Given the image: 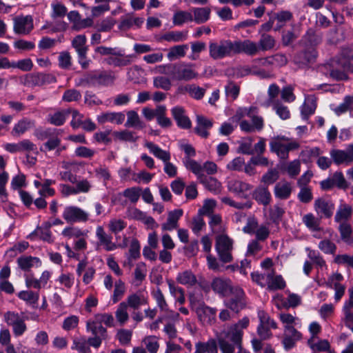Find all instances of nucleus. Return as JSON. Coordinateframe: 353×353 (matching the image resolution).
Segmentation results:
<instances>
[{
    "instance_id": "nucleus-1",
    "label": "nucleus",
    "mask_w": 353,
    "mask_h": 353,
    "mask_svg": "<svg viewBox=\"0 0 353 353\" xmlns=\"http://www.w3.org/2000/svg\"><path fill=\"white\" fill-rule=\"evenodd\" d=\"M321 70L334 80L346 79L347 72H353V54H343L339 58L333 59L322 65Z\"/></svg>"
},
{
    "instance_id": "nucleus-2",
    "label": "nucleus",
    "mask_w": 353,
    "mask_h": 353,
    "mask_svg": "<svg viewBox=\"0 0 353 353\" xmlns=\"http://www.w3.org/2000/svg\"><path fill=\"white\" fill-rule=\"evenodd\" d=\"M299 147L296 140L281 135L273 137L270 142V151L283 160L288 158L290 151L297 150Z\"/></svg>"
},
{
    "instance_id": "nucleus-3",
    "label": "nucleus",
    "mask_w": 353,
    "mask_h": 353,
    "mask_svg": "<svg viewBox=\"0 0 353 353\" xmlns=\"http://www.w3.org/2000/svg\"><path fill=\"white\" fill-rule=\"evenodd\" d=\"M116 77L112 72L92 71L80 79L79 85L108 86L114 83Z\"/></svg>"
},
{
    "instance_id": "nucleus-4",
    "label": "nucleus",
    "mask_w": 353,
    "mask_h": 353,
    "mask_svg": "<svg viewBox=\"0 0 353 353\" xmlns=\"http://www.w3.org/2000/svg\"><path fill=\"white\" fill-rule=\"evenodd\" d=\"M249 323V319L244 317L236 323L230 325L227 330H223L217 333L216 335L228 341L230 340L236 346L241 347L243 335V330L248 327Z\"/></svg>"
},
{
    "instance_id": "nucleus-5",
    "label": "nucleus",
    "mask_w": 353,
    "mask_h": 353,
    "mask_svg": "<svg viewBox=\"0 0 353 353\" xmlns=\"http://www.w3.org/2000/svg\"><path fill=\"white\" fill-rule=\"evenodd\" d=\"M34 135L40 141L47 139L40 148L41 152L54 150L59 145V137L56 130L39 128L34 130Z\"/></svg>"
},
{
    "instance_id": "nucleus-6",
    "label": "nucleus",
    "mask_w": 353,
    "mask_h": 353,
    "mask_svg": "<svg viewBox=\"0 0 353 353\" xmlns=\"http://www.w3.org/2000/svg\"><path fill=\"white\" fill-rule=\"evenodd\" d=\"M209 54L214 60L232 56L234 54L233 41L229 39H223L218 42H210L209 44Z\"/></svg>"
},
{
    "instance_id": "nucleus-7",
    "label": "nucleus",
    "mask_w": 353,
    "mask_h": 353,
    "mask_svg": "<svg viewBox=\"0 0 353 353\" xmlns=\"http://www.w3.org/2000/svg\"><path fill=\"white\" fill-rule=\"evenodd\" d=\"M215 249L222 262L230 263L232 261L233 240L228 236L225 234L217 235L216 237Z\"/></svg>"
},
{
    "instance_id": "nucleus-8",
    "label": "nucleus",
    "mask_w": 353,
    "mask_h": 353,
    "mask_svg": "<svg viewBox=\"0 0 353 353\" xmlns=\"http://www.w3.org/2000/svg\"><path fill=\"white\" fill-rule=\"evenodd\" d=\"M166 110L167 109L165 105H159L154 110L148 107L143 108L142 113L148 121L156 117L157 123L161 127L167 128L172 126V122L170 118L166 117Z\"/></svg>"
},
{
    "instance_id": "nucleus-9",
    "label": "nucleus",
    "mask_w": 353,
    "mask_h": 353,
    "mask_svg": "<svg viewBox=\"0 0 353 353\" xmlns=\"http://www.w3.org/2000/svg\"><path fill=\"white\" fill-rule=\"evenodd\" d=\"M172 79L176 81H189L196 79L198 73L195 71L194 65L187 63H175L173 66Z\"/></svg>"
},
{
    "instance_id": "nucleus-10",
    "label": "nucleus",
    "mask_w": 353,
    "mask_h": 353,
    "mask_svg": "<svg viewBox=\"0 0 353 353\" xmlns=\"http://www.w3.org/2000/svg\"><path fill=\"white\" fill-rule=\"evenodd\" d=\"M245 233L254 234L256 240L263 242L268 239L270 234V230L268 225H259L254 219H249L248 223L243 228Z\"/></svg>"
},
{
    "instance_id": "nucleus-11",
    "label": "nucleus",
    "mask_w": 353,
    "mask_h": 353,
    "mask_svg": "<svg viewBox=\"0 0 353 353\" xmlns=\"http://www.w3.org/2000/svg\"><path fill=\"white\" fill-rule=\"evenodd\" d=\"M34 28V20L31 15H18L13 18V30L17 34H29Z\"/></svg>"
},
{
    "instance_id": "nucleus-12",
    "label": "nucleus",
    "mask_w": 353,
    "mask_h": 353,
    "mask_svg": "<svg viewBox=\"0 0 353 353\" xmlns=\"http://www.w3.org/2000/svg\"><path fill=\"white\" fill-rule=\"evenodd\" d=\"M62 216L67 223H85L89 219V214L77 206L68 205L64 208Z\"/></svg>"
},
{
    "instance_id": "nucleus-13",
    "label": "nucleus",
    "mask_w": 353,
    "mask_h": 353,
    "mask_svg": "<svg viewBox=\"0 0 353 353\" xmlns=\"http://www.w3.org/2000/svg\"><path fill=\"white\" fill-rule=\"evenodd\" d=\"M330 154L336 165H350L353 163V143L345 150L333 149L330 150Z\"/></svg>"
},
{
    "instance_id": "nucleus-14",
    "label": "nucleus",
    "mask_w": 353,
    "mask_h": 353,
    "mask_svg": "<svg viewBox=\"0 0 353 353\" xmlns=\"http://www.w3.org/2000/svg\"><path fill=\"white\" fill-rule=\"evenodd\" d=\"M96 236L98 239L97 245L102 247L105 251H113L122 247L121 245L113 242L112 235L108 234L101 225L96 228Z\"/></svg>"
},
{
    "instance_id": "nucleus-15",
    "label": "nucleus",
    "mask_w": 353,
    "mask_h": 353,
    "mask_svg": "<svg viewBox=\"0 0 353 353\" xmlns=\"http://www.w3.org/2000/svg\"><path fill=\"white\" fill-rule=\"evenodd\" d=\"M212 290L221 296H226L231 294L236 287L232 286L229 279L223 277L214 278L211 283Z\"/></svg>"
},
{
    "instance_id": "nucleus-16",
    "label": "nucleus",
    "mask_w": 353,
    "mask_h": 353,
    "mask_svg": "<svg viewBox=\"0 0 353 353\" xmlns=\"http://www.w3.org/2000/svg\"><path fill=\"white\" fill-rule=\"evenodd\" d=\"M314 208L320 218H330L334 210V204L329 199L319 198L314 201Z\"/></svg>"
},
{
    "instance_id": "nucleus-17",
    "label": "nucleus",
    "mask_w": 353,
    "mask_h": 353,
    "mask_svg": "<svg viewBox=\"0 0 353 353\" xmlns=\"http://www.w3.org/2000/svg\"><path fill=\"white\" fill-rule=\"evenodd\" d=\"M231 295L232 297L225 302V305L231 310L238 313L244 308L245 305L244 292L241 288L236 287Z\"/></svg>"
},
{
    "instance_id": "nucleus-18",
    "label": "nucleus",
    "mask_w": 353,
    "mask_h": 353,
    "mask_svg": "<svg viewBox=\"0 0 353 353\" xmlns=\"http://www.w3.org/2000/svg\"><path fill=\"white\" fill-rule=\"evenodd\" d=\"M234 54L245 53L250 56L256 54L259 52L258 45L249 39L244 41H234Z\"/></svg>"
},
{
    "instance_id": "nucleus-19",
    "label": "nucleus",
    "mask_w": 353,
    "mask_h": 353,
    "mask_svg": "<svg viewBox=\"0 0 353 353\" xmlns=\"http://www.w3.org/2000/svg\"><path fill=\"white\" fill-rule=\"evenodd\" d=\"M135 57L133 54H125L121 50H117L113 56H110L106 59V63L114 67H125L130 65Z\"/></svg>"
},
{
    "instance_id": "nucleus-20",
    "label": "nucleus",
    "mask_w": 353,
    "mask_h": 353,
    "mask_svg": "<svg viewBox=\"0 0 353 353\" xmlns=\"http://www.w3.org/2000/svg\"><path fill=\"white\" fill-rule=\"evenodd\" d=\"M317 53L314 48H310L298 53L294 59V61L299 67H306L315 62Z\"/></svg>"
},
{
    "instance_id": "nucleus-21",
    "label": "nucleus",
    "mask_w": 353,
    "mask_h": 353,
    "mask_svg": "<svg viewBox=\"0 0 353 353\" xmlns=\"http://www.w3.org/2000/svg\"><path fill=\"white\" fill-rule=\"evenodd\" d=\"M51 277V272L43 271L39 279L35 278L33 275H27L25 277L26 285L28 288L39 290L44 288Z\"/></svg>"
},
{
    "instance_id": "nucleus-22",
    "label": "nucleus",
    "mask_w": 353,
    "mask_h": 353,
    "mask_svg": "<svg viewBox=\"0 0 353 353\" xmlns=\"http://www.w3.org/2000/svg\"><path fill=\"white\" fill-rule=\"evenodd\" d=\"M195 312L199 320L203 324H211L215 320L216 310L203 303H200L196 308Z\"/></svg>"
},
{
    "instance_id": "nucleus-23",
    "label": "nucleus",
    "mask_w": 353,
    "mask_h": 353,
    "mask_svg": "<svg viewBox=\"0 0 353 353\" xmlns=\"http://www.w3.org/2000/svg\"><path fill=\"white\" fill-rule=\"evenodd\" d=\"M301 337V334L293 326L285 327L282 341L285 349H291Z\"/></svg>"
},
{
    "instance_id": "nucleus-24",
    "label": "nucleus",
    "mask_w": 353,
    "mask_h": 353,
    "mask_svg": "<svg viewBox=\"0 0 353 353\" xmlns=\"http://www.w3.org/2000/svg\"><path fill=\"white\" fill-rule=\"evenodd\" d=\"M4 149L9 152L16 153L30 152L36 149L35 145L28 139H23L17 143H6Z\"/></svg>"
},
{
    "instance_id": "nucleus-25",
    "label": "nucleus",
    "mask_w": 353,
    "mask_h": 353,
    "mask_svg": "<svg viewBox=\"0 0 353 353\" xmlns=\"http://www.w3.org/2000/svg\"><path fill=\"white\" fill-rule=\"evenodd\" d=\"M196 121L195 133L203 138H208L210 134L208 130L213 125L212 121L202 115H197Z\"/></svg>"
},
{
    "instance_id": "nucleus-26",
    "label": "nucleus",
    "mask_w": 353,
    "mask_h": 353,
    "mask_svg": "<svg viewBox=\"0 0 353 353\" xmlns=\"http://www.w3.org/2000/svg\"><path fill=\"white\" fill-rule=\"evenodd\" d=\"M343 279L341 274L335 273L327 281V285L335 290L334 299L336 301H339L345 293V287L340 283Z\"/></svg>"
},
{
    "instance_id": "nucleus-27",
    "label": "nucleus",
    "mask_w": 353,
    "mask_h": 353,
    "mask_svg": "<svg viewBox=\"0 0 353 353\" xmlns=\"http://www.w3.org/2000/svg\"><path fill=\"white\" fill-rule=\"evenodd\" d=\"M34 126L35 121L34 120L26 117L23 118L14 124L11 131V134L14 137H19L25 134L27 131L34 128Z\"/></svg>"
},
{
    "instance_id": "nucleus-28",
    "label": "nucleus",
    "mask_w": 353,
    "mask_h": 353,
    "mask_svg": "<svg viewBox=\"0 0 353 353\" xmlns=\"http://www.w3.org/2000/svg\"><path fill=\"white\" fill-rule=\"evenodd\" d=\"M172 115L176 121L177 125L183 129H189L192 123L188 116L185 114V110L181 106H176L171 110Z\"/></svg>"
},
{
    "instance_id": "nucleus-29",
    "label": "nucleus",
    "mask_w": 353,
    "mask_h": 353,
    "mask_svg": "<svg viewBox=\"0 0 353 353\" xmlns=\"http://www.w3.org/2000/svg\"><path fill=\"white\" fill-rule=\"evenodd\" d=\"M128 307L134 310H138L141 305L148 303V297L145 296L141 292L132 293L128 296L125 301Z\"/></svg>"
},
{
    "instance_id": "nucleus-30",
    "label": "nucleus",
    "mask_w": 353,
    "mask_h": 353,
    "mask_svg": "<svg viewBox=\"0 0 353 353\" xmlns=\"http://www.w3.org/2000/svg\"><path fill=\"white\" fill-rule=\"evenodd\" d=\"M183 215V210L177 209L170 211L168 214L166 222L161 225L163 230L172 231L178 228V221Z\"/></svg>"
},
{
    "instance_id": "nucleus-31",
    "label": "nucleus",
    "mask_w": 353,
    "mask_h": 353,
    "mask_svg": "<svg viewBox=\"0 0 353 353\" xmlns=\"http://www.w3.org/2000/svg\"><path fill=\"white\" fill-rule=\"evenodd\" d=\"M252 198L259 203L267 206L271 201V194L267 187L260 185L253 191Z\"/></svg>"
},
{
    "instance_id": "nucleus-32",
    "label": "nucleus",
    "mask_w": 353,
    "mask_h": 353,
    "mask_svg": "<svg viewBox=\"0 0 353 353\" xmlns=\"http://www.w3.org/2000/svg\"><path fill=\"white\" fill-rule=\"evenodd\" d=\"M125 118V116L123 112H105L99 115L97 121L101 124L110 122L119 125L124 121Z\"/></svg>"
},
{
    "instance_id": "nucleus-33",
    "label": "nucleus",
    "mask_w": 353,
    "mask_h": 353,
    "mask_svg": "<svg viewBox=\"0 0 353 353\" xmlns=\"http://www.w3.org/2000/svg\"><path fill=\"white\" fill-rule=\"evenodd\" d=\"M228 190L241 197H245V193L250 190L252 186L245 182L239 180H231L228 183Z\"/></svg>"
},
{
    "instance_id": "nucleus-34",
    "label": "nucleus",
    "mask_w": 353,
    "mask_h": 353,
    "mask_svg": "<svg viewBox=\"0 0 353 353\" xmlns=\"http://www.w3.org/2000/svg\"><path fill=\"white\" fill-rule=\"evenodd\" d=\"M292 190L290 183L286 181H281L274 187L275 196L280 199H287L290 197Z\"/></svg>"
},
{
    "instance_id": "nucleus-35",
    "label": "nucleus",
    "mask_w": 353,
    "mask_h": 353,
    "mask_svg": "<svg viewBox=\"0 0 353 353\" xmlns=\"http://www.w3.org/2000/svg\"><path fill=\"white\" fill-rule=\"evenodd\" d=\"M145 146L155 157L161 160L163 163L170 160V153L168 151L162 150L152 142L146 141Z\"/></svg>"
},
{
    "instance_id": "nucleus-36",
    "label": "nucleus",
    "mask_w": 353,
    "mask_h": 353,
    "mask_svg": "<svg viewBox=\"0 0 353 353\" xmlns=\"http://www.w3.org/2000/svg\"><path fill=\"white\" fill-rule=\"evenodd\" d=\"M352 214V208L346 203H342L339 205L337 210L334 220L336 222L341 223L343 222H347L351 218Z\"/></svg>"
},
{
    "instance_id": "nucleus-37",
    "label": "nucleus",
    "mask_w": 353,
    "mask_h": 353,
    "mask_svg": "<svg viewBox=\"0 0 353 353\" xmlns=\"http://www.w3.org/2000/svg\"><path fill=\"white\" fill-rule=\"evenodd\" d=\"M193 21L198 24L203 23L210 19L211 10L210 8H193L191 10Z\"/></svg>"
},
{
    "instance_id": "nucleus-38",
    "label": "nucleus",
    "mask_w": 353,
    "mask_h": 353,
    "mask_svg": "<svg viewBox=\"0 0 353 353\" xmlns=\"http://www.w3.org/2000/svg\"><path fill=\"white\" fill-rule=\"evenodd\" d=\"M87 38L84 34L76 36L72 41V46L76 50L79 57H85L87 54L88 48L85 46Z\"/></svg>"
},
{
    "instance_id": "nucleus-39",
    "label": "nucleus",
    "mask_w": 353,
    "mask_h": 353,
    "mask_svg": "<svg viewBox=\"0 0 353 353\" xmlns=\"http://www.w3.org/2000/svg\"><path fill=\"white\" fill-rule=\"evenodd\" d=\"M217 339H210L207 342H198L195 349L200 353H218Z\"/></svg>"
},
{
    "instance_id": "nucleus-40",
    "label": "nucleus",
    "mask_w": 353,
    "mask_h": 353,
    "mask_svg": "<svg viewBox=\"0 0 353 353\" xmlns=\"http://www.w3.org/2000/svg\"><path fill=\"white\" fill-rule=\"evenodd\" d=\"M183 163L187 170L191 171L197 176L198 180L200 179V176L204 175L203 173V165L196 161L191 158L184 157Z\"/></svg>"
},
{
    "instance_id": "nucleus-41",
    "label": "nucleus",
    "mask_w": 353,
    "mask_h": 353,
    "mask_svg": "<svg viewBox=\"0 0 353 353\" xmlns=\"http://www.w3.org/2000/svg\"><path fill=\"white\" fill-rule=\"evenodd\" d=\"M19 267L23 271H29L34 265L41 264L40 259L31 256H22L17 259Z\"/></svg>"
},
{
    "instance_id": "nucleus-42",
    "label": "nucleus",
    "mask_w": 353,
    "mask_h": 353,
    "mask_svg": "<svg viewBox=\"0 0 353 353\" xmlns=\"http://www.w3.org/2000/svg\"><path fill=\"white\" fill-rule=\"evenodd\" d=\"M316 108V99L314 96H307L305 99V102L301 107V114L304 119L314 113Z\"/></svg>"
},
{
    "instance_id": "nucleus-43",
    "label": "nucleus",
    "mask_w": 353,
    "mask_h": 353,
    "mask_svg": "<svg viewBox=\"0 0 353 353\" xmlns=\"http://www.w3.org/2000/svg\"><path fill=\"white\" fill-rule=\"evenodd\" d=\"M88 231L85 230H82L77 226H68L65 228L62 232L61 234L64 238L71 239H78L81 236H87Z\"/></svg>"
},
{
    "instance_id": "nucleus-44",
    "label": "nucleus",
    "mask_w": 353,
    "mask_h": 353,
    "mask_svg": "<svg viewBox=\"0 0 353 353\" xmlns=\"http://www.w3.org/2000/svg\"><path fill=\"white\" fill-rule=\"evenodd\" d=\"M285 287V282L280 275H275L273 270H270L267 288L270 290H282Z\"/></svg>"
},
{
    "instance_id": "nucleus-45",
    "label": "nucleus",
    "mask_w": 353,
    "mask_h": 353,
    "mask_svg": "<svg viewBox=\"0 0 353 353\" xmlns=\"http://www.w3.org/2000/svg\"><path fill=\"white\" fill-rule=\"evenodd\" d=\"M321 219L316 217L313 214L308 213L305 214L302 221L305 225L311 231H320L321 228L320 226L321 224Z\"/></svg>"
},
{
    "instance_id": "nucleus-46",
    "label": "nucleus",
    "mask_w": 353,
    "mask_h": 353,
    "mask_svg": "<svg viewBox=\"0 0 353 353\" xmlns=\"http://www.w3.org/2000/svg\"><path fill=\"white\" fill-rule=\"evenodd\" d=\"M71 348L79 353H90L88 339L85 336L74 337Z\"/></svg>"
},
{
    "instance_id": "nucleus-47",
    "label": "nucleus",
    "mask_w": 353,
    "mask_h": 353,
    "mask_svg": "<svg viewBox=\"0 0 353 353\" xmlns=\"http://www.w3.org/2000/svg\"><path fill=\"white\" fill-rule=\"evenodd\" d=\"M307 343L310 347L314 351L325 352L329 350L330 347L327 340H320L317 336H311Z\"/></svg>"
},
{
    "instance_id": "nucleus-48",
    "label": "nucleus",
    "mask_w": 353,
    "mask_h": 353,
    "mask_svg": "<svg viewBox=\"0 0 353 353\" xmlns=\"http://www.w3.org/2000/svg\"><path fill=\"white\" fill-rule=\"evenodd\" d=\"M125 125V127L137 129H142L145 127V124L141 121L139 114L134 110H130L127 112V121Z\"/></svg>"
},
{
    "instance_id": "nucleus-49",
    "label": "nucleus",
    "mask_w": 353,
    "mask_h": 353,
    "mask_svg": "<svg viewBox=\"0 0 353 353\" xmlns=\"http://www.w3.org/2000/svg\"><path fill=\"white\" fill-rule=\"evenodd\" d=\"M68 112V111L62 110L49 114L47 121L53 125L61 126L65 123Z\"/></svg>"
},
{
    "instance_id": "nucleus-50",
    "label": "nucleus",
    "mask_w": 353,
    "mask_h": 353,
    "mask_svg": "<svg viewBox=\"0 0 353 353\" xmlns=\"http://www.w3.org/2000/svg\"><path fill=\"white\" fill-rule=\"evenodd\" d=\"M292 13L288 10H281L274 12L272 17V21H276L279 28H282L285 23L292 20Z\"/></svg>"
},
{
    "instance_id": "nucleus-51",
    "label": "nucleus",
    "mask_w": 353,
    "mask_h": 353,
    "mask_svg": "<svg viewBox=\"0 0 353 353\" xmlns=\"http://www.w3.org/2000/svg\"><path fill=\"white\" fill-rule=\"evenodd\" d=\"M176 281L179 283L187 286H193L197 282L196 276L190 270L179 273Z\"/></svg>"
},
{
    "instance_id": "nucleus-52",
    "label": "nucleus",
    "mask_w": 353,
    "mask_h": 353,
    "mask_svg": "<svg viewBox=\"0 0 353 353\" xmlns=\"http://www.w3.org/2000/svg\"><path fill=\"white\" fill-rule=\"evenodd\" d=\"M206 189L213 192H219L221 188V183L219 182L215 178L203 175L200 176L199 180Z\"/></svg>"
},
{
    "instance_id": "nucleus-53",
    "label": "nucleus",
    "mask_w": 353,
    "mask_h": 353,
    "mask_svg": "<svg viewBox=\"0 0 353 353\" xmlns=\"http://www.w3.org/2000/svg\"><path fill=\"white\" fill-rule=\"evenodd\" d=\"M179 90L181 92H188L190 97L195 99H202L205 93L204 88L195 85H187L184 87L179 88Z\"/></svg>"
},
{
    "instance_id": "nucleus-54",
    "label": "nucleus",
    "mask_w": 353,
    "mask_h": 353,
    "mask_svg": "<svg viewBox=\"0 0 353 353\" xmlns=\"http://www.w3.org/2000/svg\"><path fill=\"white\" fill-rule=\"evenodd\" d=\"M188 49V46L186 44L174 46L169 49L167 54L168 59L170 61H173L183 57Z\"/></svg>"
},
{
    "instance_id": "nucleus-55",
    "label": "nucleus",
    "mask_w": 353,
    "mask_h": 353,
    "mask_svg": "<svg viewBox=\"0 0 353 353\" xmlns=\"http://www.w3.org/2000/svg\"><path fill=\"white\" fill-rule=\"evenodd\" d=\"M152 294L160 311L168 312L169 306L161 289L157 288Z\"/></svg>"
},
{
    "instance_id": "nucleus-56",
    "label": "nucleus",
    "mask_w": 353,
    "mask_h": 353,
    "mask_svg": "<svg viewBox=\"0 0 353 353\" xmlns=\"http://www.w3.org/2000/svg\"><path fill=\"white\" fill-rule=\"evenodd\" d=\"M128 309L129 307L123 301L118 305L115 312V316L117 321L121 325H124L129 319Z\"/></svg>"
},
{
    "instance_id": "nucleus-57",
    "label": "nucleus",
    "mask_w": 353,
    "mask_h": 353,
    "mask_svg": "<svg viewBox=\"0 0 353 353\" xmlns=\"http://www.w3.org/2000/svg\"><path fill=\"white\" fill-rule=\"evenodd\" d=\"M86 327L88 331L91 332L94 336H101L103 339L107 338L106 329L103 327L101 324L88 321Z\"/></svg>"
},
{
    "instance_id": "nucleus-58",
    "label": "nucleus",
    "mask_w": 353,
    "mask_h": 353,
    "mask_svg": "<svg viewBox=\"0 0 353 353\" xmlns=\"http://www.w3.org/2000/svg\"><path fill=\"white\" fill-rule=\"evenodd\" d=\"M276 41L273 37L270 34H263L259 41L258 48L259 51H267L272 50L275 46Z\"/></svg>"
},
{
    "instance_id": "nucleus-59",
    "label": "nucleus",
    "mask_w": 353,
    "mask_h": 353,
    "mask_svg": "<svg viewBox=\"0 0 353 353\" xmlns=\"http://www.w3.org/2000/svg\"><path fill=\"white\" fill-rule=\"evenodd\" d=\"M3 319L6 324L12 327L26 318L23 312L19 314L13 311H8L4 313Z\"/></svg>"
},
{
    "instance_id": "nucleus-60",
    "label": "nucleus",
    "mask_w": 353,
    "mask_h": 353,
    "mask_svg": "<svg viewBox=\"0 0 353 353\" xmlns=\"http://www.w3.org/2000/svg\"><path fill=\"white\" fill-rule=\"evenodd\" d=\"M115 139L123 141L135 142L138 140L139 137L136 135L135 132L128 130L122 131H115L112 133Z\"/></svg>"
},
{
    "instance_id": "nucleus-61",
    "label": "nucleus",
    "mask_w": 353,
    "mask_h": 353,
    "mask_svg": "<svg viewBox=\"0 0 353 353\" xmlns=\"http://www.w3.org/2000/svg\"><path fill=\"white\" fill-rule=\"evenodd\" d=\"M187 35V32L171 31L163 34L161 39L168 42H179L185 40Z\"/></svg>"
},
{
    "instance_id": "nucleus-62",
    "label": "nucleus",
    "mask_w": 353,
    "mask_h": 353,
    "mask_svg": "<svg viewBox=\"0 0 353 353\" xmlns=\"http://www.w3.org/2000/svg\"><path fill=\"white\" fill-rule=\"evenodd\" d=\"M210 221L209 225L214 234H220L224 231V228L222 225V219L219 214H212L209 216Z\"/></svg>"
},
{
    "instance_id": "nucleus-63",
    "label": "nucleus",
    "mask_w": 353,
    "mask_h": 353,
    "mask_svg": "<svg viewBox=\"0 0 353 353\" xmlns=\"http://www.w3.org/2000/svg\"><path fill=\"white\" fill-rule=\"evenodd\" d=\"M339 231L340 232L341 239L345 243H350L352 234V229L351 225L348 222L339 223Z\"/></svg>"
},
{
    "instance_id": "nucleus-64",
    "label": "nucleus",
    "mask_w": 353,
    "mask_h": 353,
    "mask_svg": "<svg viewBox=\"0 0 353 353\" xmlns=\"http://www.w3.org/2000/svg\"><path fill=\"white\" fill-rule=\"evenodd\" d=\"M272 105L273 110L281 119L285 120L290 117V112L289 108L280 101H276V102H274Z\"/></svg>"
}]
</instances>
